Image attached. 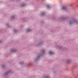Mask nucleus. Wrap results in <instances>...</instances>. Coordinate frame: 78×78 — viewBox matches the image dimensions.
<instances>
[{
    "instance_id": "1",
    "label": "nucleus",
    "mask_w": 78,
    "mask_h": 78,
    "mask_svg": "<svg viewBox=\"0 0 78 78\" xmlns=\"http://www.w3.org/2000/svg\"><path fill=\"white\" fill-rule=\"evenodd\" d=\"M44 54H45V51L44 49H43L42 51L36 57L35 59L34 60V62H36L37 61H38L39 60H40V59H41V57L43 56Z\"/></svg>"
},
{
    "instance_id": "2",
    "label": "nucleus",
    "mask_w": 78,
    "mask_h": 78,
    "mask_svg": "<svg viewBox=\"0 0 78 78\" xmlns=\"http://www.w3.org/2000/svg\"><path fill=\"white\" fill-rule=\"evenodd\" d=\"M75 23L76 24L78 23V21L76 19H73V20H69V23L70 25L73 24V23Z\"/></svg>"
},
{
    "instance_id": "3",
    "label": "nucleus",
    "mask_w": 78,
    "mask_h": 78,
    "mask_svg": "<svg viewBox=\"0 0 78 78\" xmlns=\"http://www.w3.org/2000/svg\"><path fill=\"white\" fill-rule=\"evenodd\" d=\"M12 72V71L11 70H9L6 72L4 74V76H7V75H8V74L10 73H11Z\"/></svg>"
},
{
    "instance_id": "4",
    "label": "nucleus",
    "mask_w": 78,
    "mask_h": 78,
    "mask_svg": "<svg viewBox=\"0 0 78 78\" xmlns=\"http://www.w3.org/2000/svg\"><path fill=\"white\" fill-rule=\"evenodd\" d=\"M44 44V41H41L40 42L38 43L37 46H41L42 45V44Z\"/></svg>"
},
{
    "instance_id": "5",
    "label": "nucleus",
    "mask_w": 78,
    "mask_h": 78,
    "mask_svg": "<svg viewBox=\"0 0 78 78\" xmlns=\"http://www.w3.org/2000/svg\"><path fill=\"white\" fill-rule=\"evenodd\" d=\"M16 51H17V50L16 49H12L11 50L10 52L11 53H14L16 52Z\"/></svg>"
},
{
    "instance_id": "6",
    "label": "nucleus",
    "mask_w": 78,
    "mask_h": 78,
    "mask_svg": "<svg viewBox=\"0 0 78 78\" xmlns=\"http://www.w3.org/2000/svg\"><path fill=\"white\" fill-rule=\"evenodd\" d=\"M67 19V17H66L64 16H62L60 18V19L62 20H66V19Z\"/></svg>"
},
{
    "instance_id": "7",
    "label": "nucleus",
    "mask_w": 78,
    "mask_h": 78,
    "mask_svg": "<svg viewBox=\"0 0 78 78\" xmlns=\"http://www.w3.org/2000/svg\"><path fill=\"white\" fill-rule=\"evenodd\" d=\"M61 9L62 10H63V11H66L67 10V9L65 7H62Z\"/></svg>"
},
{
    "instance_id": "8",
    "label": "nucleus",
    "mask_w": 78,
    "mask_h": 78,
    "mask_svg": "<svg viewBox=\"0 0 78 78\" xmlns=\"http://www.w3.org/2000/svg\"><path fill=\"white\" fill-rule=\"evenodd\" d=\"M14 17H15V15H14L10 17V19H11V20H14Z\"/></svg>"
},
{
    "instance_id": "9",
    "label": "nucleus",
    "mask_w": 78,
    "mask_h": 78,
    "mask_svg": "<svg viewBox=\"0 0 78 78\" xmlns=\"http://www.w3.org/2000/svg\"><path fill=\"white\" fill-rule=\"evenodd\" d=\"M67 61L68 63H70L72 61V60L69 59H68L67 60Z\"/></svg>"
},
{
    "instance_id": "10",
    "label": "nucleus",
    "mask_w": 78,
    "mask_h": 78,
    "mask_svg": "<svg viewBox=\"0 0 78 78\" xmlns=\"http://www.w3.org/2000/svg\"><path fill=\"white\" fill-rule=\"evenodd\" d=\"M44 78H50V76L47 75V76H46L44 77Z\"/></svg>"
},
{
    "instance_id": "11",
    "label": "nucleus",
    "mask_w": 78,
    "mask_h": 78,
    "mask_svg": "<svg viewBox=\"0 0 78 78\" xmlns=\"http://www.w3.org/2000/svg\"><path fill=\"white\" fill-rule=\"evenodd\" d=\"M25 5L24 4H21L20 5V7H23L24 6H25Z\"/></svg>"
},
{
    "instance_id": "12",
    "label": "nucleus",
    "mask_w": 78,
    "mask_h": 78,
    "mask_svg": "<svg viewBox=\"0 0 78 78\" xmlns=\"http://www.w3.org/2000/svg\"><path fill=\"white\" fill-rule=\"evenodd\" d=\"M59 50H63L64 48L62 47V46H60V47H58Z\"/></svg>"
},
{
    "instance_id": "13",
    "label": "nucleus",
    "mask_w": 78,
    "mask_h": 78,
    "mask_svg": "<svg viewBox=\"0 0 78 78\" xmlns=\"http://www.w3.org/2000/svg\"><path fill=\"white\" fill-rule=\"evenodd\" d=\"M19 64L20 65H23V62H21L19 63Z\"/></svg>"
},
{
    "instance_id": "14",
    "label": "nucleus",
    "mask_w": 78,
    "mask_h": 78,
    "mask_svg": "<svg viewBox=\"0 0 78 78\" xmlns=\"http://www.w3.org/2000/svg\"><path fill=\"white\" fill-rule=\"evenodd\" d=\"M27 32H30V31H31V30H30V29H28L26 30Z\"/></svg>"
},
{
    "instance_id": "15",
    "label": "nucleus",
    "mask_w": 78,
    "mask_h": 78,
    "mask_svg": "<svg viewBox=\"0 0 78 78\" xmlns=\"http://www.w3.org/2000/svg\"><path fill=\"white\" fill-rule=\"evenodd\" d=\"M47 7L48 8V9H50V8H51V7L49 5H47Z\"/></svg>"
},
{
    "instance_id": "16",
    "label": "nucleus",
    "mask_w": 78,
    "mask_h": 78,
    "mask_svg": "<svg viewBox=\"0 0 78 78\" xmlns=\"http://www.w3.org/2000/svg\"><path fill=\"white\" fill-rule=\"evenodd\" d=\"M41 14L42 16H45V12H42L41 13Z\"/></svg>"
},
{
    "instance_id": "17",
    "label": "nucleus",
    "mask_w": 78,
    "mask_h": 78,
    "mask_svg": "<svg viewBox=\"0 0 78 78\" xmlns=\"http://www.w3.org/2000/svg\"><path fill=\"white\" fill-rule=\"evenodd\" d=\"M49 54H50V55H53V54H54V53H53V52H52L50 51L49 52Z\"/></svg>"
},
{
    "instance_id": "18",
    "label": "nucleus",
    "mask_w": 78,
    "mask_h": 78,
    "mask_svg": "<svg viewBox=\"0 0 78 78\" xmlns=\"http://www.w3.org/2000/svg\"><path fill=\"white\" fill-rule=\"evenodd\" d=\"M6 26H7V27L9 28H10L11 27V26H10L9 25V24H8V23L6 24Z\"/></svg>"
},
{
    "instance_id": "19",
    "label": "nucleus",
    "mask_w": 78,
    "mask_h": 78,
    "mask_svg": "<svg viewBox=\"0 0 78 78\" xmlns=\"http://www.w3.org/2000/svg\"><path fill=\"white\" fill-rule=\"evenodd\" d=\"M27 66H30L31 65V64L30 63H28V64H27Z\"/></svg>"
},
{
    "instance_id": "20",
    "label": "nucleus",
    "mask_w": 78,
    "mask_h": 78,
    "mask_svg": "<svg viewBox=\"0 0 78 78\" xmlns=\"http://www.w3.org/2000/svg\"><path fill=\"white\" fill-rule=\"evenodd\" d=\"M2 68H4V67H5V65L2 64Z\"/></svg>"
},
{
    "instance_id": "21",
    "label": "nucleus",
    "mask_w": 78,
    "mask_h": 78,
    "mask_svg": "<svg viewBox=\"0 0 78 78\" xmlns=\"http://www.w3.org/2000/svg\"><path fill=\"white\" fill-rule=\"evenodd\" d=\"M14 33H16L17 31L15 29L14 30Z\"/></svg>"
},
{
    "instance_id": "22",
    "label": "nucleus",
    "mask_w": 78,
    "mask_h": 78,
    "mask_svg": "<svg viewBox=\"0 0 78 78\" xmlns=\"http://www.w3.org/2000/svg\"><path fill=\"white\" fill-rule=\"evenodd\" d=\"M23 20L24 21H25V18H23Z\"/></svg>"
},
{
    "instance_id": "23",
    "label": "nucleus",
    "mask_w": 78,
    "mask_h": 78,
    "mask_svg": "<svg viewBox=\"0 0 78 78\" xmlns=\"http://www.w3.org/2000/svg\"><path fill=\"white\" fill-rule=\"evenodd\" d=\"M41 23H44V22L43 21H41Z\"/></svg>"
},
{
    "instance_id": "24",
    "label": "nucleus",
    "mask_w": 78,
    "mask_h": 78,
    "mask_svg": "<svg viewBox=\"0 0 78 78\" xmlns=\"http://www.w3.org/2000/svg\"><path fill=\"white\" fill-rule=\"evenodd\" d=\"M2 41L1 40H0V43L2 42Z\"/></svg>"
},
{
    "instance_id": "25",
    "label": "nucleus",
    "mask_w": 78,
    "mask_h": 78,
    "mask_svg": "<svg viewBox=\"0 0 78 78\" xmlns=\"http://www.w3.org/2000/svg\"><path fill=\"white\" fill-rule=\"evenodd\" d=\"M54 73H56V72L55 71H54Z\"/></svg>"
},
{
    "instance_id": "26",
    "label": "nucleus",
    "mask_w": 78,
    "mask_h": 78,
    "mask_svg": "<svg viewBox=\"0 0 78 78\" xmlns=\"http://www.w3.org/2000/svg\"><path fill=\"white\" fill-rule=\"evenodd\" d=\"M43 1L44 0H43Z\"/></svg>"
}]
</instances>
